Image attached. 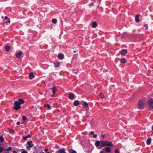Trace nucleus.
Instances as JSON below:
<instances>
[{
  "label": "nucleus",
  "instance_id": "nucleus-50",
  "mask_svg": "<svg viewBox=\"0 0 153 153\" xmlns=\"http://www.w3.org/2000/svg\"><path fill=\"white\" fill-rule=\"evenodd\" d=\"M47 153H51V152H48Z\"/></svg>",
  "mask_w": 153,
  "mask_h": 153
},
{
  "label": "nucleus",
  "instance_id": "nucleus-15",
  "mask_svg": "<svg viewBox=\"0 0 153 153\" xmlns=\"http://www.w3.org/2000/svg\"><path fill=\"white\" fill-rule=\"evenodd\" d=\"M79 104V101L78 100H76L74 102V105L75 106H77Z\"/></svg>",
  "mask_w": 153,
  "mask_h": 153
},
{
  "label": "nucleus",
  "instance_id": "nucleus-39",
  "mask_svg": "<svg viewBox=\"0 0 153 153\" xmlns=\"http://www.w3.org/2000/svg\"><path fill=\"white\" fill-rule=\"evenodd\" d=\"M21 153H27V152L26 151H23Z\"/></svg>",
  "mask_w": 153,
  "mask_h": 153
},
{
  "label": "nucleus",
  "instance_id": "nucleus-31",
  "mask_svg": "<svg viewBox=\"0 0 153 153\" xmlns=\"http://www.w3.org/2000/svg\"><path fill=\"white\" fill-rule=\"evenodd\" d=\"M4 150V148L3 147H0V153L1 152Z\"/></svg>",
  "mask_w": 153,
  "mask_h": 153
},
{
  "label": "nucleus",
  "instance_id": "nucleus-49",
  "mask_svg": "<svg viewBox=\"0 0 153 153\" xmlns=\"http://www.w3.org/2000/svg\"><path fill=\"white\" fill-rule=\"evenodd\" d=\"M53 95H53H53H51V97H53Z\"/></svg>",
  "mask_w": 153,
  "mask_h": 153
},
{
  "label": "nucleus",
  "instance_id": "nucleus-34",
  "mask_svg": "<svg viewBox=\"0 0 153 153\" xmlns=\"http://www.w3.org/2000/svg\"><path fill=\"white\" fill-rule=\"evenodd\" d=\"M97 134H94L93 135V137L94 138H96L97 137Z\"/></svg>",
  "mask_w": 153,
  "mask_h": 153
},
{
  "label": "nucleus",
  "instance_id": "nucleus-42",
  "mask_svg": "<svg viewBox=\"0 0 153 153\" xmlns=\"http://www.w3.org/2000/svg\"><path fill=\"white\" fill-rule=\"evenodd\" d=\"M10 20H7V22H6V23H7V22L10 23Z\"/></svg>",
  "mask_w": 153,
  "mask_h": 153
},
{
  "label": "nucleus",
  "instance_id": "nucleus-10",
  "mask_svg": "<svg viewBox=\"0 0 153 153\" xmlns=\"http://www.w3.org/2000/svg\"><path fill=\"white\" fill-rule=\"evenodd\" d=\"M64 56L63 54H59L58 57L60 59H62L64 58Z\"/></svg>",
  "mask_w": 153,
  "mask_h": 153
},
{
  "label": "nucleus",
  "instance_id": "nucleus-46",
  "mask_svg": "<svg viewBox=\"0 0 153 153\" xmlns=\"http://www.w3.org/2000/svg\"><path fill=\"white\" fill-rule=\"evenodd\" d=\"M152 130L153 131V126H152Z\"/></svg>",
  "mask_w": 153,
  "mask_h": 153
},
{
  "label": "nucleus",
  "instance_id": "nucleus-22",
  "mask_svg": "<svg viewBox=\"0 0 153 153\" xmlns=\"http://www.w3.org/2000/svg\"><path fill=\"white\" fill-rule=\"evenodd\" d=\"M44 106L45 108L47 107L49 109H50L51 108L50 105H49L48 104L44 105Z\"/></svg>",
  "mask_w": 153,
  "mask_h": 153
},
{
  "label": "nucleus",
  "instance_id": "nucleus-38",
  "mask_svg": "<svg viewBox=\"0 0 153 153\" xmlns=\"http://www.w3.org/2000/svg\"><path fill=\"white\" fill-rule=\"evenodd\" d=\"M48 151V149H44V151L45 152H46Z\"/></svg>",
  "mask_w": 153,
  "mask_h": 153
},
{
  "label": "nucleus",
  "instance_id": "nucleus-45",
  "mask_svg": "<svg viewBox=\"0 0 153 153\" xmlns=\"http://www.w3.org/2000/svg\"><path fill=\"white\" fill-rule=\"evenodd\" d=\"M100 153H104L102 151H101V152H100Z\"/></svg>",
  "mask_w": 153,
  "mask_h": 153
},
{
  "label": "nucleus",
  "instance_id": "nucleus-43",
  "mask_svg": "<svg viewBox=\"0 0 153 153\" xmlns=\"http://www.w3.org/2000/svg\"><path fill=\"white\" fill-rule=\"evenodd\" d=\"M101 137H102L103 138H104V137H105L103 135H102L101 136Z\"/></svg>",
  "mask_w": 153,
  "mask_h": 153
},
{
  "label": "nucleus",
  "instance_id": "nucleus-12",
  "mask_svg": "<svg viewBox=\"0 0 153 153\" xmlns=\"http://www.w3.org/2000/svg\"><path fill=\"white\" fill-rule=\"evenodd\" d=\"M139 16H140L139 15L137 14L135 16V21L137 22H138L139 21Z\"/></svg>",
  "mask_w": 153,
  "mask_h": 153
},
{
  "label": "nucleus",
  "instance_id": "nucleus-32",
  "mask_svg": "<svg viewBox=\"0 0 153 153\" xmlns=\"http://www.w3.org/2000/svg\"><path fill=\"white\" fill-rule=\"evenodd\" d=\"M115 153H120V152L118 149H116L115 150Z\"/></svg>",
  "mask_w": 153,
  "mask_h": 153
},
{
  "label": "nucleus",
  "instance_id": "nucleus-26",
  "mask_svg": "<svg viewBox=\"0 0 153 153\" xmlns=\"http://www.w3.org/2000/svg\"><path fill=\"white\" fill-rule=\"evenodd\" d=\"M121 63H126V60L125 59H124L123 58L121 59Z\"/></svg>",
  "mask_w": 153,
  "mask_h": 153
},
{
  "label": "nucleus",
  "instance_id": "nucleus-37",
  "mask_svg": "<svg viewBox=\"0 0 153 153\" xmlns=\"http://www.w3.org/2000/svg\"><path fill=\"white\" fill-rule=\"evenodd\" d=\"M90 134H94V132L93 131H91V132H90Z\"/></svg>",
  "mask_w": 153,
  "mask_h": 153
},
{
  "label": "nucleus",
  "instance_id": "nucleus-14",
  "mask_svg": "<svg viewBox=\"0 0 153 153\" xmlns=\"http://www.w3.org/2000/svg\"><path fill=\"white\" fill-rule=\"evenodd\" d=\"M151 138H149L147 140L146 143L147 145H149L151 143Z\"/></svg>",
  "mask_w": 153,
  "mask_h": 153
},
{
  "label": "nucleus",
  "instance_id": "nucleus-11",
  "mask_svg": "<svg viewBox=\"0 0 153 153\" xmlns=\"http://www.w3.org/2000/svg\"><path fill=\"white\" fill-rule=\"evenodd\" d=\"M23 53L22 51H20L19 52L16 53V56L17 58H19L20 57L21 55Z\"/></svg>",
  "mask_w": 153,
  "mask_h": 153
},
{
  "label": "nucleus",
  "instance_id": "nucleus-16",
  "mask_svg": "<svg viewBox=\"0 0 153 153\" xmlns=\"http://www.w3.org/2000/svg\"><path fill=\"white\" fill-rule=\"evenodd\" d=\"M68 151L69 153H77L76 151L72 149H69Z\"/></svg>",
  "mask_w": 153,
  "mask_h": 153
},
{
  "label": "nucleus",
  "instance_id": "nucleus-2",
  "mask_svg": "<svg viewBox=\"0 0 153 153\" xmlns=\"http://www.w3.org/2000/svg\"><path fill=\"white\" fill-rule=\"evenodd\" d=\"M100 146L101 147L104 146L112 147L113 146V144L111 142L102 140L101 144Z\"/></svg>",
  "mask_w": 153,
  "mask_h": 153
},
{
  "label": "nucleus",
  "instance_id": "nucleus-25",
  "mask_svg": "<svg viewBox=\"0 0 153 153\" xmlns=\"http://www.w3.org/2000/svg\"><path fill=\"white\" fill-rule=\"evenodd\" d=\"M5 48L6 51H8L10 49V47L9 46H6Z\"/></svg>",
  "mask_w": 153,
  "mask_h": 153
},
{
  "label": "nucleus",
  "instance_id": "nucleus-24",
  "mask_svg": "<svg viewBox=\"0 0 153 153\" xmlns=\"http://www.w3.org/2000/svg\"><path fill=\"white\" fill-rule=\"evenodd\" d=\"M69 98L70 99H71L74 97V95L73 94H71L69 95Z\"/></svg>",
  "mask_w": 153,
  "mask_h": 153
},
{
  "label": "nucleus",
  "instance_id": "nucleus-44",
  "mask_svg": "<svg viewBox=\"0 0 153 153\" xmlns=\"http://www.w3.org/2000/svg\"><path fill=\"white\" fill-rule=\"evenodd\" d=\"M13 153H17V152L16 151H13Z\"/></svg>",
  "mask_w": 153,
  "mask_h": 153
},
{
  "label": "nucleus",
  "instance_id": "nucleus-17",
  "mask_svg": "<svg viewBox=\"0 0 153 153\" xmlns=\"http://www.w3.org/2000/svg\"><path fill=\"white\" fill-rule=\"evenodd\" d=\"M29 77L30 79H32L34 78V76L33 72H31L29 74Z\"/></svg>",
  "mask_w": 153,
  "mask_h": 153
},
{
  "label": "nucleus",
  "instance_id": "nucleus-48",
  "mask_svg": "<svg viewBox=\"0 0 153 153\" xmlns=\"http://www.w3.org/2000/svg\"><path fill=\"white\" fill-rule=\"evenodd\" d=\"M4 153H9V152H5Z\"/></svg>",
  "mask_w": 153,
  "mask_h": 153
},
{
  "label": "nucleus",
  "instance_id": "nucleus-33",
  "mask_svg": "<svg viewBox=\"0 0 153 153\" xmlns=\"http://www.w3.org/2000/svg\"><path fill=\"white\" fill-rule=\"evenodd\" d=\"M22 119L23 120H25L26 119V116H22Z\"/></svg>",
  "mask_w": 153,
  "mask_h": 153
},
{
  "label": "nucleus",
  "instance_id": "nucleus-29",
  "mask_svg": "<svg viewBox=\"0 0 153 153\" xmlns=\"http://www.w3.org/2000/svg\"><path fill=\"white\" fill-rule=\"evenodd\" d=\"M0 141L1 142H3L4 141V138L2 136L0 137Z\"/></svg>",
  "mask_w": 153,
  "mask_h": 153
},
{
  "label": "nucleus",
  "instance_id": "nucleus-23",
  "mask_svg": "<svg viewBox=\"0 0 153 153\" xmlns=\"http://www.w3.org/2000/svg\"><path fill=\"white\" fill-rule=\"evenodd\" d=\"M12 148L11 147H9L8 148L4 150V151H11L12 150Z\"/></svg>",
  "mask_w": 153,
  "mask_h": 153
},
{
  "label": "nucleus",
  "instance_id": "nucleus-51",
  "mask_svg": "<svg viewBox=\"0 0 153 153\" xmlns=\"http://www.w3.org/2000/svg\"><path fill=\"white\" fill-rule=\"evenodd\" d=\"M1 145V143H0V146Z\"/></svg>",
  "mask_w": 153,
  "mask_h": 153
},
{
  "label": "nucleus",
  "instance_id": "nucleus-20",
  "mask_svg": "<svg viewBox=\"0 0 153 153\" xmlns=\"http://www.w3.org/2000/svg\"><path fill=\"white\" fill-rule=\"evenodd\" d=\"M54 65L55 67H58L60 65V63L59 62H56V63H54Z\"/></svg>",
  "mask_w": 153,
  "mask_h": 153
},
{
  "label": "nucleus",
  "instance_id": "nucleus-41",
  "mask_svg": "<svg viewBox=\"0 0 153 153\" xmlns=\"http://www.w3.org/2000/svg\"><path fill=\"white\" fill-rule=\"evenodd\" d=\"M5 19H8V17L7 16H5Z\"/></svg>",
  "mask_w": 153,
  "mask_h": 153
},
{
  "label": "nucleus",
  "instance_id": "nucleus-3",
  "mask_svg": "<svg viewBox=\"0 0 153 153\" xmlns=\"http://www.w3.org/2000/svg\"><path fill=\"white\" fill-rule=\"evenodd\" d=\"M145 104V100L143 99L140 100L138 103V108L139 109H143L144 108V105Z\"/></svg>",
  "mask_w": 153,
  "mask_h": 153
},
{
  "label": "nucleus",
  "instance_id": "nucleus-47",
  "mask_svg": "<svg viewBox=\"0 0 153 153\" xmlns=\"http://www.w3.org/2000/svg\"><path fill=\"white\" fill-rule=\"evenodd\" d=\"M76 52V51H73L74 53H75V52Z\"/></svg>",
  "mask_w": 153,
  "mask_h": 153
},
{
  "label": "nucleus",
  "instance_id": "nucleus-40",
  "mask_svg": "<svg viewBox=\"0 0 153 153\" xmlns=\"http://www.w3.org/2000/svg\"><path fill=\"white\" fill-rule=\"evenodd\" d=\"M144 27H146V29H147V26L146 25H144Z\"/></svg>",
  "mask_w": 153,
  "mask_h": 153
},
{
  "label": "nucleus",
  "instance_id": "nucleus-52",
  "mask_svg": "<svg viewBox=\"0 0 153 153\" xmlns=\"http://www.w3.org/2000/svg\"><path fill=\"white\" fill-rule=\"evenodd\" d=\"M152 152H153V151H152Z\"/></svg>",
  "mask_w": 153,
  "mask_h": 153
},
{
  "label": "nucleus",
  "instance_id": "nucleus-36",
  "mask_svg": "<svg viewBox=\"0 0 153 153\" xmlns=\"http://www.w3.org/2000/svg\"><path fill=\"white\" fill-rule=\"evenodd\" d=\"M20 122L19 121H18L16 123V124L17 125H19V124H20Z\"/></svg>",
  "mask_w": 153,
  "mask_h": 153
},
{
  "label": "nucleus",
  "instance_id": "nucleus-7",
  "mask_svg": "<svg viewBox=\"0 0 153 153\" xmlns=\"http://www.w3.org/2000/svg\"><path fill=\"white\" fill-rule=\"evenodd\" d=\"M102 141V140H100V141H97L95 142V144L97 148L99 146L100 144V145L101 144Z\"/></svg>",
  "mask_w": 153,
  "mask_h": 153
},
{
  "label": "nucleus",
  "instance_id": "nucleus-30",
  "mask_svg": "<svg viewBox=\"0 0 153 153\" xmlns=\"http://www.w3.org/2000/svg\"><path fill=\"white\" fill-rule=\"evenodd\" d=\"M83 105L85 107H87L88 106L87 103L85 102H83Z\"/></svg>",
  "mask_w": 153,
  "mask_h": 153
},
{
  "label": "nucleus",
  "instance_id": "nucleus-4",
  "mask_svg": "<svg viewBox=\"0 0 153 153\" xmlns=\"http://www.w3.org/2000/svg\"><path fill=\"white\" fill-rule=\"evenodd\" d=\"M34 146L32 141H30L28 142L26 144V149L27 150H30V148L33 147Z\"/></svg>",
  "mask_w": 153,
  "mask_h": 153
},
{
  "label": "nucleus",
  "instance_id": "nucleus-13",
  "mask_svg": "<svg viewBox=\"0 0 153 153\" xmlns=\"http://www.w3.org/2000/svg\"><path fill=\"white\" fill-rule=\"evenodd\" d=\"M105 151L107 152H109L111 151V149L109 147H106L105 148Z\"/></svg>",
  "mask_w": 153,
  "mask_h": 153
},
{
  "label": "nucleus",
  "instance_id": "nucleus-27",
  "mask_svg": "<svg viewBox=\"0 0 153 153\" xmlns=\"http://www.w3.org/2000/svg\"><path fill=\"white\" fill-rule=\"evenodd\" d=\"M52 22L54 24H56L57 22V20L56 19H53L52 20Z\"/></svg>",
  "mask_w": 153,
  "mask_h": 153
},
{
  "label": "nucleus",
  "instance_id": "nucleus-9",
  "mask_svg": "<svg viewBox=\"0 0 153 153\" xmlns=\"http://www.w3.org/2000/svg\"><path fill=\"white\" fill-rule=\"evenodd\" d=\"M51 90L53 93V95H54L57 91V89L56 87L52 88Z\"/></svg>",
  "mask_w": 153,
  "mask_h": 153
},
{
  "label": "nucleus",
  "instance_id": "nucleus-19",
  "mask_svg": "<svg viewBox=\"0 0 153 153\" xmlns=\"http://www.w3.org/2000/svg\"><path fill=\"white\" fill-rule=\"evenodd\" d=\"M92 25L93 27L95 28L97 25V24L96 22H94L93 23Z\"/></svg>",
  "mask_w": 153,
  "mask_h": 153
},
{
  "label": "nucleus",
  "instance_id": "nucleus-35",
  "mask_svg": "<svg viewBox=\"0 0 153 153\" xmlns=\"http://www.w3.org/2000/svg\"><path fill=\"white\" fill-rule=\"evenodd\" d=\"M94 4V3L93 2H92L91 3H90V4H89V6H92L93 4Z\"/></svg>",
  "mask_w": 153,
  "mask_h": 153
},
{
  "label": "nucleus",
  "instance_id": "nucleus-28",
  "mask_svg": "<svg viewBox=\"0 0 153 153\" xmlns=\"http://www.w3.org/2000/svg\"><path fill=\"white\" fill-rule=\"evenodd\" d=\"M9 132L10 133H13L14 132V130L12 129H9Z\"/></svg>",
  "mask_w": 153,
  "mask_h": 153
},
{
  "label": "nucleus",
  "instance_id": "nucleus-21",
  "mask_svg": "<svg viewBox=\"0 0 153 153\" xmlns=\"http://www.w3.org/2000/svg\"><path fill=\"white\" fill-rule=\"evenodd\" d=\"M99 97L101 98H103L104 97V96L102 93H100L99 94Z\"/></svg>",
  "mask_w": 153,
  "mask_h": 153
},
{
  "label": "nucleus",
  "instance_id": "nucleus-1",
  "mask_svg": "<svg viewBox=\"0 0 153 153\" xmlns=\"http://www.w3.org/2000/svg\"><path fill=\"white\" fill-rule=\"evenodd\" d=\"M24 101L22 99H19L17 101H15L14 102V106L13 107L14 110H17L21 108L20 105L24 103Z\"/></svg>",
  "mask_w": 153,
  "mask_h": 153
},
{
  "label": "nucleus",
  "instance_id": "nucleus-5",
  "mask_svg": "<svg viewBox=\"0 0 153 153\" xmlns=\"http://www.w3.org/2000/svg\"><path fill=\"white\" fill-rule=\"evenodd\" d=\"M149 109L151 110L153 109V101L151 98L149 99Z\"/></svg>",
  "mask_w": 153,
  "mask_h": 153
},
{
  "label": "nucleus",
  "instance_id": "nucleus-8",
  "mask_svg": "<svg viewBox=\"0 0 153 153\" xmlns=\"http://www.w3.org/2000/svg\"><path fill=\"white\" fill-rule=\"evenodd\" d=\"M58 153H66L65 152V149L64 148L61 149L57 151Z\"/></svg>",
  "mask_w": 153,
  "mask_h": 153
},
{
  "label": "nucleus",
  "instance_id": "nucleus-18",
  "mask_svg": "<svg viewBox=\"0 0 153 153\" xmlns=\"http://www.w3.org/2000/svg\"><path fill=\"white\" fill-rule=\"evenodd\" d=\"M30 136L29 135H28L27 136H23L22 137V138L24 140H26L28 138H30Z\"/></svg>",
  "mask_w": 153,
  "mask_h": 153
},
{
  "label": "nucleus",
  "instance_id": "nucleus-6",
  "mask_svg": "<svg viewBox=\"0 0 153 153\" xmlns=\"http://www.w3.org/2000/svg\"><path fill=\"white\" fill-rule=\"evenodd\" d=\"M127 53V51L126 49H123L121 51L120 54L122 55H125Z\"/></svg>",
  "mask_w": 153,
  "mask_h": 153
}]
</instances>
